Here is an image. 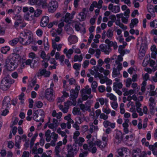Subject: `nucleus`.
Masks as SVG:
<instances>
[{"label":"nucleus","mask_w":157,"mask_h":157,"mask_svg":"<svg viewBox=\"0 0 157 157\" xmlns=\"http://www.w3.org/2000/svg\"><path fill=\"white\" fill-rule=\"evenodd\" d=\"M24 59L18 54L12 53L8 57L6 61V65L7 69L13 71L17 68V66L21 62L23 63Z\"/></svg>","instance_id":"1"},{"label":"nucleus","mask_w":157,"mask_h":157,"mask_svg":"<svg viewBox=\"0 0 157 157\" xmlns=\"http://www.w3.org/2000/svg\"><path fill=\"white\" fill-rule=\"evenodd\" d=\"M32 33L30 31L25 30L20 33L19 41L24 45L29 44L32 40Z\"/></svg>","instance_id":"2"},{"label":"nucleus","mask_w":157,"mask_h":157,"mask_svg":"<svg viewBox=\"0 0 157 157\" xmlns=\"http://www.w3.org/2000/svg\"><path fill=\"white\" fill-rule=\"evenodd\" d=\"M14 82V80L12 79L9 77H5L1 82L0 88L3 91H6L10 88L11 84Z\"/></svg>","instance_id":"3"},{"label":"nucleus","mask_w":157,"mask_h":157,"mask_svg":"<svg viewBox=\"0 0 157 157\" xmlns=\"http://www.w3.org/2000/svg\"><path fill=\"white\" fill-rule=\"evenodd\" d=\"M67 154L66 157H73L77 154L79 148L76 145L73 144L72 146L71 144H67Z\"/></svg>","instance_id":"4"},{"label":"nucleus","mask_w":157,"mask_h":157,"mask_svg":"<svg viewBox=\"0 0 157 157\" xmlns=\"http://www.w3.org/2000/svg\"><path fill=\"white\" fill-rule=\"evenodd\" d=\"M141 44L139 53V57L140 59H142L145 56L146 50L147 48V42L145 40L142 39Z\"/></svg>","instance_id":"5"},{"label":"nucleus","mask_w":157,"mask_h":157,"mask_svg":"<svg viewBox=\"0 0 157 157\" xmlns=\"http://www.w3.org/2000/svg\"><path fill=\"white\" fill-rule=\"evenodd\" d=\"M44 112L41 109L35 111L33 115V119L36 121L39 122L42 121L43 122L44 114Z\"/></svg>","instance_id":"6"},{"label":"nucleus","mask_w":157,"mask_h":157,"mask_svg":"<svg viewBox=\"0 0 157 157\" xmlns=\"http://www.w3.org/2000/svg\"><path fill=\"white\" fill-rule=\"evenodd\" d=\"M55 93L52 89L48 88L45 91V96L47 100L50 101H53L55 98Z\"/></svg>","instance_id":"7"},{"label":"nucleus","mask_w":157,"mask_h":157,"mask_svg":"<svg viewBox=\"0 0 157 157\" xmlns=\"http://www.w3.org/2000/svg\"><path fill=\"white\" fill-rule=\"evenodd\" d=\"M93 103L92 100H88L85 104H81L79 105V107L83 112L86 111L90 112L91 111V106Z\"/></svg>","instance_id":"8"},{"label":"nucleus","mask_w":157,"mask_h":157,"mask_svg":"<svg viewBox=\"0 0 157 157\" xmlns=\"http://www.w3.org/2000/svg\"><path fill=\"white\" fill-rule=\"evenodd\" d=\"M148 104L150 114L152 115H154L155 112V106L156 104L155 99L153 97H150Z\"/></svg>","instance_id":"9"},{"label":"nucleus","mask_w":157,"mask_h":157,"mask_svg":"<svg viewBox=\"0 0 157 157\" xmlns=\"http://www.w3.org/2000/svg\"><path fill=\"white\" fill-rule=\"evenodd\" d=\"M88 12V10L87 8H83L82 11L78 13L77 17V18L81 21H85L87 16V13Z\"/></svg>","instance_id":"10"},{"label":"nucleus","mask_w":157,"mask_h":157,"mask_svg":"<svg viewBox=\"0 0 157 157\" xmlns=\"http://www.w3.org/2000/svg\"><path fill=\"white\" fill-rule=\"evenodd\" d=\"M103 142L100 140H97L95 141V145H96L98 147L101 148H104L107 145L108 142L107 137L103 136L102 137Z\"/></svg>","instance_id":"11"},{"label":"nucleus","mask_w":157,"mask_h":157,"mask_svg":"<svg viewBox=\"0 0 157 157\" xmlns=\"http://www.w3.org/2000/svg\"><path fill=\"white\" fill-rule=\"evenodd\" d=\"M57 2L54 0L51 1L48 4V10L49 12L53 13L58 7Z\"/></svg>","instance_id":"12"},{"label":"nucleus","mask_w":157,"mask_h":157,"mask_svg":"<svg viewBox=\"0 0 157 157\" xmlns=\"http://www.w3.org/2000/svg\"><path fill=\"white\" fill-rule=\"evenodd\" d=\"M51 74L49 71H47L45 69H40L36 74V76L38 77L43 76L44 77H49Z\"/></svg>","instance_id":"13"},{"label":"nucleus","mask_w":157,"mask_h":157,"mask_svg":"<svg viewBox=\"0 0 157 157\" xmlns=\"http://www.w3.org/2000/svg\"><path fill=\"white\" fill-rule=\"evenodd\" d=\"M78 93L74 90V89H71L70 91V96L69 99L74 101V105H76V99L78 96Z\"/></svg>","instance_id":"14"},{"label":"nucleus","mask_w":157,"mask_h":157,"mask_svg":"<svg viewBox=\"0 0 157 157\" xmlns=\"http://www.w3.org/2000/svg\"><path fill=\"white\" fill-rule=\"evenodd\" d=\"M59 123L58 120L54 118L52 119V123L48 124V127L49 128L52 129L53 131H55L59 125Z\"/></svg>","instance_id":"15"},{"label":"nucleus","mask_w":157,"mask_h":157,"mask_svg":"<svg viewBox=\"0 0 157 157\" xmlns=\"http://www.w3.org/2000/svg\"><path fill=\"white\" fill-rule=\"evenodd\" d=\"M63 144V141L62 142L61 141H59L56 144V145L55 148V155L59 157H60L59 153L61 149V147Z\"/></svg>","instance_id":"16"},{"label":"nucleus","mask_w":157,"mask_h":157,"mask_svg":"<svg viewBox=\"0 0 157 157\" xmlns=\"http://www.w3.org/2000/svg\"><path fill=\"white\" fill-rule=\"evenodd\" d=\"M109 10L114 13H117L119 12L120 11V8L119 6L117 5L113 6L112 4H110L108 7Z\"/></svg>","instance_id":"17"},{"label":"nucleus","mask_w":157,"mask_h":157,"mask_svg":"<svg viewBox=\"0 0 157 157\" xmlns=\"http://www.w3.org/2000/svg\"><path fill=\"white\" fill-rule=\"evenodd\" d=\"M99 47L101 51L106 54H108L111 51L110 48L107 45L101 44L100 45Z\"/></svg>","instance_id":"18"},{"label":"nucleus","mask_w":157,"mask_h":157,"mask_svg":"<svg viewBox=\"0 0 157 157\" xmlns=\"http://www.w3.org/2000/svg\"><path fill=\"white\" fill-rule=\"evenodd\" d=\"M128 148L126 147L120 148L117 150V152L120 156H123L128 153Z\"/></svg>","instance_id":"19"},{"label":"nucleus","mask_w":157,"mask_h":157,"mask_svg":"<svg viewBox=\"0 0 157 157\" xmlns=\"http://www.w3.org/2000/svg\"><path fill=\"white\" fill-rule=\"evenodd\" d=\"M135 105L136 107V111L138 113L139 116H142L143 115V113L142 111V109L140 107L141 106V103L139 101H136Z\"/></svg>","instance_id":"20"},{"label":"nucleus","mask_w":157,"mask_h":157,"mask_svg":"<svg viewBox=\"0 0 157 157\" xmlns=\"http://www.w3.org/2000/svg\"><path fill=\"white\" fill-rule=\"evenodd\" d=\"M51 136L52 138L53 139V140L51 141V144H52V147H55L56 146V143L57 140L59 136L58 134L53 132L51 133Z\"/></svg>","instance_id":"21"},{"label":"nucleus","mask_w":157,"mask_h":157,"mask_svg":"<svg viewBox=\"0 0 157 157\" xmlns=\"http://www.w3.org/2000/svg\"><path fill=\"white\" fill-rule=\"evenodd\" d=\"M49 21L48 17L45 16L43 17L41 19L40 25L43 27H45L48 25Z\"/></svg>","instance_id":"22"},{"label":"nucleus","mask_w":157,"mask_h":157,"mask_svg":"<svg viewBox=\"0 0 157 157\" xmlns=\"http://www.w3.org/2000/svg\"><path fill=\"white\" fill-rule=\"evenodd\" d=\"M104 127L105 128H108L109 126H110L112 128H114L115 127V124L114 123H111L108 120L105 121L103 123Z\"/></svg>","instance_id":"23"},{"label":"nucleus","mask_w":157,"mask_h":157,"mask_svg":"<svg viewBox=\"0 0 157 157\" xmlns=\"http://www.w3.org/2000/svg\"><path fill=\"white\" fill-rule=\"evenodd\" d=\"M73 19L71 17L70 13H67L65 16H63L61 18V21H63L67 23H69Z\"/></svg>","instance_id":"24"},{"label":"nucleus","mask_w":157,"mask_h":157,"mask_svg":"<svg viewBox=\"0 0 157 157\" xmlns=\"http://www.w3.org/2000/svg\"><path fill=\"white\" fill-rule=\"evenodd\" d=\"M18 17L19 19L17 20L14 22L13 27L17 29H18V27H19V28H20L21 24V17L20 15H18L15 16V17Z\"/></svg>","instance_id":"25"},{"label":"nucleus","mask_w":157,"mask_h":157,"mask_svg":"<svg viewBox=\"0 0 157 157\" xmlns=\"http://www.w3.org/2000/svg\"><path fill=\"white\" fill-rule=\"evenodd\" d=\"M63 52L67 57L68 59H70L71 58V55L73 53L74 51L72 49H70L68 50L67 48H65L64 49Z\"/></svg>","instance_id":"26"},{"label":"nucleus","mask_w":157,"mask_h":157,"mask_svg":"<svg viewBox=\"0 0 157 157\" xmlns=\"http://www.w3.org/2000/svg\"><path fill=\"white\" fill-rule=\"evenodd\" d=\"M62 113L61 112H59L57 113L56 111L55 110H53L52 113V116L54 117H56L57 120H58V122H59L60 121V118L62 116Z\"/></svg>","instance_id":"27"},{"label":"nucleus","mask_w":157,"mask_h":157,"mask_svg":"<svg viewBox=\"0 0 157 157\" xmlns=\"http://www.w3.org/2000/svg\"><path fill=\"white\" fill-rule=\"evenodd\" d=\"M74 141L75 144H78L79 146H81L82 145L83 143L84 142L85 139L82 137H79L74 140Z\"/></svg>","instance_id":"28"},{"label":"nucleus","mask_w":157,"mask_h":157,"mask_svg":"<svg viewBox=\"0 0 157 157\" xmlns=\"http://www.w3.org/2000/svg\"><path fill=\"white\" fill-rule=\"evenodd\" d=\"M2 105L3 106L5 105L7 107H8L10 105V98L9 96L5 97L3 101Z\"/></svg>","instance_id":"29"},{"label":"nucleus","mask_w":157,"mask_h":157,"mask_svg":"<svg viewBox=\"0 0 157 157\" xmlns=\"http://www.w3.org/2000/svg\"><path fill=\"white\" fill-rule=\"evenodd\" d=\"M151 49L152 52L151 54V58L155 59L156 56L157 55V49L156 48V46L154 45L152 46L151 48Z\"/></svg>","instance_id":"30"},{"label":"nucleus","mask_w":157,"mask_h":157,"mask_svg":"<svg viewBox=\"0 0 157 157\" xmlns=\"http://www.w3.org/2000/svg\"><path fill=\"white\" fill-rule=\"evenodd\" d=\"M36 2L37 5L39 6H41L43 8L47 7L46 0H37Z\"/></svg>","instance_id":"31"},{"label":"nucleus","mask_w":157,"mask_h":157,"mask_svg":"<svg viewBox=\"0 0 157 157\" xmlns=\"http://www.w3.org/2000/svg\"><path fill=\"white\" fill-rule=\"evenodd\" d=\"M124 135V134H123L121 131H118L117 132L115 138L118 140V141H119V143L122 140Z\"/></svg>","instance_id":"32"},{"label":"nucleus","mask_w":157,"mask_h":157,"mask_svg":"<svg viewBox=\"0 0 157 157\" xmlns=\"http://www.w3.org/2000/svg\"><path fill=\"white\" fill-rule=\"evenodd\" d=\"M51 131L48 129L45 132V136L46 137V140L47 142H49L51 139L52 136L50 135Z\"/></svg>","instance_id":"33"},{"label":"nucleus","mask_w":157,"mask_h":157,"mask_svg":"<svg viewBox=\"0 0 157 157\" xmlns=\"http://www.w3.org/2000/svg\"><path fill=\"white\" fill-rule=\"evenodd\" d=\"M60 132L59 134L62 137H64L63 139V144L65 145L67 142V136L66 135V132L64 131H62Z\"/></svg>","instance_id":"34"},{"label":"nucleus","mask_w":157,"mask_h":157,"mask_svg":"<svg viewBox=\"0 0 157 157\" xmlns=\"http://www.w3.org/2000/svg\"><path fill=\"white\" fill-rule=\"evenodd\" d=\"M119 70H117L116 68H113V71L112 73V76L115 78L117 76L119 77L120 76L121 77V75H120V73Z\"/></svg>","instance_id":"35"},{"label":"nucleus","mask_w":157,"mask_h":157,"mask_svg":"<svg viewBox=\"0 0 157 157\" xmlns=\"http://www.w3.org/2000/svg\"><path fill=\"white\" fill-rule=\"evenodd\" d=\"M141 151L140 149L136 148L133 150L132 151V157H137V156L140 155L139 154L141 153Z\"/></svg>","instance_id":"36"},{"label":"nucleus","mask_w":157,"mask_h":157,"mask_svg":"<svg viewBox=\"0 0 157 157\" xmlns=\"http://www.w3.org/2000/svg\"><path fill=\"white\" fill-rule=\"evenodd\" d=\"M105 82H106L107 85H109L112 83V80L109 79L106 76H105L104 80H101V84H103Z\"/></svg>","instance_id":"37"},{"label":"nucleus","mask_w":157,"mask_h":157,"mask_svg":"<svg viewBox=\"0 0 157 157\" xmlns=\"http://www.w3.org/2000/svg\"><path fill=\"white\" fill-rule=\"evenodd\" d=\"M83 58V57L82 54L79 56L78 55H75L74 56L73 61L74 62L78 61L80 62L82 60Z\"/></svg>","instance_id":"38"},{"label":"nucleus","mask_w":157,"mask_h":157,"mask_svg":"<svg viewBox=\"0 0 157 157\" xmlns=\"http://www.w3.org/2000/svg\"><path fill=\"white\" fill-rule=\"evenodd\" d=\"M138 23V19L137 18L132 19L131 20L130 24V27L131 29L133 28Z\"/></svg>","instance_id":"39"},{"label":"nucleus","mask_w":157,"mask_h":157,"mask_svg":"<svg viewBox=\"0 0 157 157\" xmlns=\"http://www.w3.org/2000/svg\"><path fill=\"white\" fill-rule=\"evenodd\" d=\"M99 71L100 73H102L105 75V76H106L110 74V71L108 70H105L102 67H101L99 68Z\"/></svg>","instance_id":"40"},{"label":"nucleus","mask_w":157,"mask_h":157,"mask_svg":"<svg viewBox=\"0 0 157 157\" xmlns=\"http://www.w3.org/2000/svg\"><path fill=\"white\" fill-rule=\"evenodd\" d=\"M113 30L111 29H109L107 30L106 35L107 37L111 39L113 36Z\"/></svg>","instance_id":"41"},{"label":"nucleus","mask_w":157,"mask_h":157,"mask_svg":"<svg viewBox=\"0 0 157 157\" xmlns=\"http://www.w3.org/2000/svg\"><path fill=\"white\" fill-rule=\"evenodd\" d=\"M122 126L123 128V131L125 134H128L129 132V124H128L123 123L122 124Z\"/></svg>","instance_id":"42"},{"label":"nucleus","mask_w":157,"mask_h":157,"mask_svg":"<svg viewBox=\"0 0 157 157\" xmlns=\"http://www.w3.org/2000/svg\"><path fill=\"white\" fill-rule=\"evenodd\" d=\"M72 113L74 115H75L81 114V112L79 108L75 107L73 109Z\"/></svg>","instance_id":"43"},{"label":"nucleus","mask_w":157,"mask_h":157,"mask_svg":"<svg viewBox=\"0 0 157 157\" xmlns=\"http://www.w3.org/2000/svg\"><path fill=\"white\" fill-rule=\"evenodd\" d=\"M52 46L54 49L55 50L57 49L58 51H59L62 47V45L61 44H59L58 45H57V44L53 42Z\"/></svg>","instance_id":"44"},{"label":"nucleus","mask_w":157,"mask_h":157,"mask_svg":"<svg viewBox=\"0 0 157 157\" xmlns=\"http://www.w3.org/2000/svg\"><path fill=\"white\" fill-rule=\"evenodd\" d=\"M88 87V86H87L85 89H83L82 90V93L86 94H90L91 93V90L90 88H89Z\"/></svg>","instance_id":"45"},{"label":"nucleus","mask_w":157,"mask_h":157,"mask_svg":"<svg viewBox=\"0 0 157 157\" xmlns=\"http://www.w3.org/2000/svg\"><path fill=\"white\" fill-rule=\"evenodd\" d=\"M106 96L107 97L109 98L110 100H112L113 101L117 100V98L112 93L107 94Z\"/></svg>","instance_id":"46"},{"label":"nucleus","mask_w":157,"mask_h":157,"mask_svg":"<svg viewBox=\"0 0 157 157\" xmlns=\"http://www.w3.org/2000/svg\"><path fill=\"white\" fill-rule=\"evenodd\" d=\"M10 49L9 46H6L1 48V51L2 53L6 54L10 50Z\"/></svg>","instance_id":"47"},{"label":"nucleus","mask_w":157,"mask_h":157,"mask_svg":"<svg viewBox=\"0 0 157 157\" xmlns=\"http://www.w3.org/2000/svg\"><path fill=\"white\" fill-rule=\"evenodd\" d=\"M88 151L92 154H94L97 152V148L95 145H93L92 147H89Z\"/></svg>","instance_id":"48"},{"label":"nucleus","mask_w":157,"mask_h":157,"mask_svg":"<svg viewBox=\"0 0 157 157\" xmlns=\"http://www.w3.org/2000/svg\"><path fill=\"white\" fill-rule=\"evenodd\" d=\"M68 39L70 42H73L75 43L77 42L78 40L77 37L74 35H70Z\"/></svg>","instance_id":"49"},{"label":"nucleus","mask_w":157,"mask_h":157,"mask_svg":"<svg viewBox=\"0 0 157 157\" xmlns=\"http://www.w3.org/2000/svg\"><path fill=\"white\" fill-rule=\"evenodd\" d=\"M123 85L122 82H113V88L115 87L116 88L121 89L122 88Z\"/></svg>","instance_id":"50"},{"label":"nucleus","mask_w":157,"mask_h":157,"mask_svg":"<svg viewBox=\"0 0 157 157\" xmlns=\"http://www.w3.org/2000/svg\"><path fill=\"white\" fill-rule=\"evenodd\" d=\"M19 41V39H18V38H16L10 40L9 41V43L10 45L12 46H14Z\"/></svg>","instance_id":"51"},{"label":"nucleus","mask_w":157,"mask_h":157,"mask_svg":"<svg viewBox=\"0 0 157 157\" xmlns=\"http://www.w3.org/2000/svg\"><path fill=\"white\" fill-rule=\"evenodd\" d=\"M125 141H126L129 140L132 141L134 140V135L131 134L129 135H127L125 136Z\"/></svg>","instance_id":"52"},{"label":"nucleus","mask_w":157,"mask_h":157,"mask_svg":"<svg viewBox=\"0 0 157 157\" xmlns=\"http://www.w3.org/2000/svg\"><path fill=\"white\" fill-rule=\"evenodd\" d=\"M66 30L67 31V33L68 34H71L73 33L74 31L73 29L71 28L69 26H67L65 28Z\"/></svg>","instance_id":"53"},{"label":"nucleus","mask_w":157,"mask_h":157,"mask_svg":"<svg viewBox=\"0 0 157 157\" xmlns=\"http://www.w3.org/2000/svg\"><path fill=\"white\" fill-rule=\"evenodd\" d=\"M110 104L112 107L116 110L118 107V105L117 101L110 102Z\"/></svg>","instance_id":"54"},{"label":"nucleus","mask_w":157,"mask_h":157,"mask_svg":"<svg viewBox=\"0 0 157 157\" xmlns=\"http://www.w3.org/2000/svg\"><path fill=\"white\" fill-rule=\"evenodd\" d=\"M108 46H109V48L111 47H113L114 49H117L118 47L117 42L115 41L113 42L112 41H111L110 42Z\"/></svg>","instance_id":"55"},{"label":"nucleus","mask_w":157,"mask_h":157,"mask_svg":"<svg viewBox=\"0 0 157 157\" xmlns=\"http://www.w3.org/2000/svg\"><path fill=\"white\" fill-rule=\"evenodd\" d=\"M94 77L95 78L98 77L100 79V82H101V80H104L105 76H104L102 74L99 73H98L95 75Z\"/></svg>","instance_id":"56"},{"label":"nucleus","mask_w":157,"mask_h":157,"mask_svg":"<svg viewBox=\"0 0 157 157\" xmlns=\"http://www.w3.org/2000/svg\"><path fill=\"white\" fill-rule=\"evenodd\" d=\"M125 86L127 87H129L130 86L132 82V79L130 78H128L125 81Z\"/></svg>","instance_id":"57"},{"label":"nucleus","mask_w":157,"mask_h":157,"mask_svg":"<svg viewBox=\"0 0 157 157\" xmlns=\"http://www.w3.org/2000/svg\"><path fill=\"white\" fill-rule=\"evenodd\" d=\"M97 101L100 102L101 105H103L105 103L107 102L106 99H104L103 98H101L97 99Z\"/></svg>","instance_id":"58"},{"label":"nucleus","mask_w":157,"mask_h":157,"mask_svg":"<svg viewBox=\"0 0 157 157\" xmlns=\"http://www.w3.org/2000/svg\"><path fill=\"white\" fill-rule=\"evenodd\" d=\"M25 19L28 21H30L33 20V18L32 15L30 16V14L29 13H26L24 16Z\"/></svg>","instance_id":"59"},{"label":"nucleus","mask_w":157,"mask_h":157,"mask_svg":"<svg viewBox=\"0 0 157 157\" xmlns=\"http://www.w3.org/2000/svg\"><path fill=\"white\" fill-rule=\"evenodd\" d=\"M82 98L84 101L87 100L89 98H91L92 97L91 95H90L89 96H87L86 94L83 93H82Z\"/></svg>","instance_id":"60"},{"label":"nucleus","mask_w":157,"mask_h":157,"mask_svg":"<svg viewBox=\"0 0 157 157\" xmlns=\"http://www.w3.org/2000/svg\"><path fill=\"white\" fill-rule=\"evenodd\" d=\"M147 8L148 9V11L151 13V12H153L154 13V10H153V6L150 3H148L147 5Z\"/></svg>","instance_id":"61"},{"label":"nucleus","mask_w":157,"mask_h":157,"mask_svg":"<svg viewBox=\"0 0 157 157\" xmlns=\"http://www.w3.org/2000/svg\"><path fill=\"white\" fill-rule=\"evenodd\" d=\"M81 66V64H78L76 63L74 64L73 66V67L75 70L79 71L80 69Z\"/></svg>","instance_id":"62"},{"label":"nucleus","mask_w":157,"mask_h":157,"mask_svg":"<svg viewBox=\"0 0 157 157\" xmlns=\"http://www.w3.org/2000/svg\"><path fill=\"white\" fill-rule=\"evenodd\" d=\"M132 87L134 90L138 91L140 89V86H138L137 84L136 83H133L132 84Z\"/></svg>","instance_id":"63"},{"label":"nucleus","mask_w":157,"mask_h":157,"mask_svg":"<svg viewBox=\"0 0 157 157\" xmlns=\"http://www.w3.org/2000/svg\"><path fill=\"white\" fill-rule=\"evenodd\" d=\"M150 26L153 28H157V21L155 20L151 22L150 23Z\"/></svg>","instance_id":"64"}]
</instances>
